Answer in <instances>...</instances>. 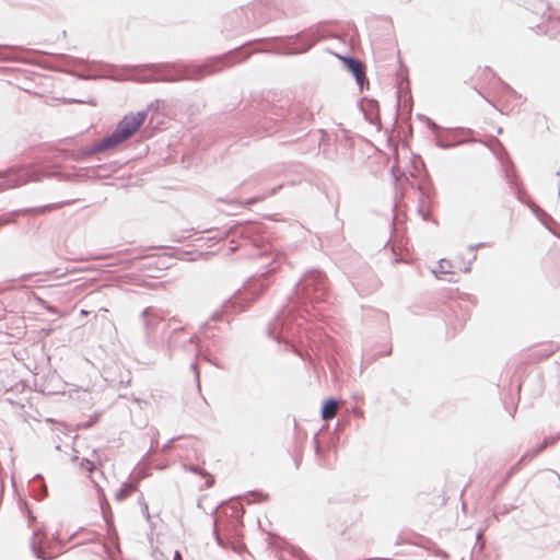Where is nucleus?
Returning <instances> with one entry per match:
<instances>
[{
  "label": "nucleus",
  "instance_id": "obj_3",
  "mask_svg": "<svg viewBox=\"0 0 560 560\" xmlns=\"http://www.w3.org/2000/svg\"><path fill=\"white\" fill-rule=\"evenodd\" d=\"M338 402L335 399H328L324 402L322 408V418L324 420H330L336 417L338 411Z\"/></svg>",
  "mask_w": 560,
  "mask_h": 560
},
{
  "label": "nucleus",
  "instance_id": "obj_2",
  "mask_svg": "<svg viewBox=\"0 0 560 560\" xmlns=\"http://www.w3.org/2000/svg\"><path fill=\"white\" fill-rule=\"evenodd\" d=\"M457 267L450 259H441L436 267L433 269V273L436 277H442L445 275H455L457 272Z\"/></svg>",
  "mask_w": 560,
  "mask_h": 560
},
{
  "label": "nucleus",
  "instance_id": "obj_6",
  "mask_svg": "<svg viewBox=\"0 0 560 560\" xmlns=\"http://www.w3.org/2000/svg\"><path fill=\"white\" fill-rule=\"evenodd\" d=\"M81 315H88V312H86V311H84V310H82V311H81Z\"/></svg>",
  "mask_w": 560,
  "mask_h": 560
},
{
  "label": "nucleus",
  "instance_id": "obj_5",
  "mask_svg": "<svg viewBox=\"0 0 560 560\" xmlns=\"http://www.w3.org/2000/svg\"><path fill=\"white\" fill-rule=\"evenodd\" d=\"M36 556H37V558L43 559V560H47V559L51 558V556H47L43 551H39V550L36 551Z\"/></svg>",
  "mask_w": 560,
  "mask_h": 560
},
{
  "label": "nucleus",
  "instance_id": "obj_4",
  "mask_svg": "<svg viewBox=\"0 0 560 560\" xmlns=\"http://www.w3.org/2000/svg\"><path fill=\"white\" fill-rule=\"evenodd\" d=\"M348 69L354 74L357 80L361 82L364 78V66L362 62L354 59H345Z\"/></svg>",
  "mask_w": 560,
  "mask_h": 560
},
{
  "label": "nucleus",
  "instance_id": "obj_1",
  "mask_svg": "<svg viewBox=\"0 0 560 560\" xmlns=\"http://www.w3.org/2000/svg\"><path fill=\"white\" fill-rule=\"evenodd\" d=\"M147 118L144 112L126 115L117 125L115 131L104 138L100 143V150L113 149L131 138L143 125Z\"/></svg>",
  "mask_w": 560,
  "mask_h": 560
}]
</instances>
